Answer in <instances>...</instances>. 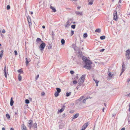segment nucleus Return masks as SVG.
<instances>
[{"label": "nucleus", "mask_w": 130, "mask_h": 130, "mask_svg": "<svg viewBox=\"0 0 130 130\" xmlns=\"http://www.w3.org/2000/svg\"><path fill=\"white\" fill-rule=\"evenodd\" d=\"M82 59L85 62V65L84 67L87 69L90 70L91 68V65L92 63L86 57H82Z\"/></svg>", "instance_id": "nucleus-1"}, {"label": "nucleus", "mask_w": 130, "mask_h": 130, "mask_svg": "<svg viewBox=\"0 0 130 130\" xmlns=\"http://www.w3.org/2000/svg\"><path fill=\"white\" fill-rule=\"evenodd\" d=\"M86 75H83L80 78L79 80V81L78 84L77 85L79 86H81L82 84L84 82V80L85 79Z\"/></svg>", "instance_id": "nucleus-2"}, {"label": "nucleus", "mask_w": 130, "mask_h": 130, "mask_svg": "<svg viewBox=\"0 0 130 130\" xmlns=\"http://www.w3.org/2000/svg\"><path fill=\"white\" fill-rule=\"evenodd\" d=\"M72 47L74 49L75 51H78V53H80L79 52L80 51V49L78 47H77L76 46L75 44H73L72 45Z\"/></svg>", "instance_id": "nucleus-3"}, {"label": "nucleus", "mask_w": 130, "mask_h": 130, "mask_svg": "<svg viewBox=\"0 0 130 130\" xmlns=\"http://www.w3.org/2000/svg\"><path fill=\"white\" fill-rule=\"evenodd\" d=\"M46 44L44 43H42L39 46L40 50L41 51L43 50Z\"/></svg>", "instance_id": "nucleus-4"}, {"label": "nucleus", "mask_w": 130, "mask_h": 130, "mask_svg": "<svg viewBox=\"0 0 130 130\" xmlns=\"http://www.w3.org/2000/svg\"><path fill=\"white\" fill-rule=\"evenodd\" d=\"M113 19L115 21L118 18L117 11L116 10L115 11L113 12Z\"/></svg>", "instance_id": "nucleus-5"}, {"label": "nucleus", "mask_w": 130, "mask_h": 130, "mask_svg": "<svg viewBox=\"0 0 130 130\" xmlns=\"http://www.w3.org/2000/svg\"><path fill=\"white\" fill-rule=\"evenodd\" d=\"M27 20L28 22L29 23V26L31 25V20L30 18L28 16L27 17Z\"/></svg>", "instance_id": "nucleus-6"}, {"label": "nucleus", "mask_w": 130, "mask_h": 130, "mask_svg": "<svg viewBox=\"0 0 130 130\" xmlns=\"http://www.w3.org/2000/svg\"><path fill=\"white\" fill-rule=\"evenodd\" d=\"M72 21V19H69L68 20V21L66 23V24L65 25V27H67L69 25H70L71 23V22H70V21Z\"/></svg>", "instance_id": "nucleus-7"}, {"label": "nucleus", "mask_w": 130, "mask_h": 130, "mask_svg": "<svg viewBox=\"0 0 130 130\" xmlns=\"http://www.w3.org/2000/svg\"><path fill=\"white\" fill-rule=\"evenodd\" d=\"M33 123V121L32 120H30L29 121L28 126L29 127V128L30 129L31 127H32V124Z\"/></svg>", "instance_id": "nucleus-8"}, {"label": "nucleus", "mask_w": 130, "mask_h": 130, "mask_svg": "<svg viewBox=\"0 0 130 130\" xmlns=\"http://www.w3.org/2000/svg\"><path fill=\"white\" fill-rule=\"evenodd\" d=\"M26 64L27 65L28 63L31 60L29 58H28L26 56Z\"/></svg>", "instance_id": "nucleus-9"}, {"label": "nucleus", "mask_w": 130, "mask_h": 130, "mask_svg": "<svg viewBox=\"0 0 130 130\" xmlns=\"http://www.w3.org/2000/svg\"><path fill=\"white\" fill-rule=\"evenodd\" d=\"M4 75L5 76V77L6 78L7 77V73H6V65H5L4 69Z\"/></svg>", "instance_id": "nucleus-10"}, {"label": "nucleus", "mask_w": 130, "mask_h": 130, "mask_svg": "<svg viewBox=\"0 0 130 130\" xmlns=\"http://www.w3.org/2000/svg\"><path fill=\"white\" fill-rule=\"evenodd\" d=\"M21 128L22 130H27L26 127L25 126L24 124L22 125Z\"/></svg>", "instance_id": "nucleus-11"}, {"label": "nucleus", "mask_w": 130, "mask_h": 130, "mask_svg": "<svg viewBox=\"0 0 130 130\" xmlns=\"http://www.w3.org/2000/svg\"><path fill=\"white\" fill-rule=\"evenodd\" d=\"M89 125L88 123L87 122L85 123L82 126V127L84 129H85Z\"/></svg>", "instance_id": "nucleus-12"}, {"label": "nucleus", "mask_w": 130, "mask_h": 130, "mask_svg": "<svg viewBox=\"0 0 130 130\" xmlns=\"http://www.w3.org/2000/svg\"><path fill=\"white\" fill-rule=\"evenodd\" d=\"M75 13L77 15H83L82 12L76 11L75 12Z\"/></svg>", "instance_id": "nucleus-13"}, {"label": "nucleus", "mask_w": 130, "mask_h": 130, "mask_svg": "<svg viewBox=\"0 0 130 130\" xmlns=\"http://www.w3.org/2000/svg\"><path fill=\"white\" fill-rule=\"evenodd\" d=\"M65 108V106L64 105H63V107H62V108H61V109H60L58 110V112H60V113H61L63 111Z\"/></svg>", "instance_id": "nucleus-14"}, {"label": "nucleus", "mask_w": 130, "mask_h": 130, "mask_svg": "<svg viewBox=\"0 0 130 130\" xmlns=\"http://www.w3.org/2000/svg\"><path fill=\"white\" fill-rule=\"evenodd\" d=\"M126 53L125 55L127 56L128 55H130V51L129 49H128L126 51Z\"/></svg>", "instance_id": "nucleus-15"}, {"label": "nucleus", "mask_w": 130, "mask_h": 130, "mask_svg": "<svg viewBox=\"0 0 130 130\" xmlns=\"http://www.w3.org/2000/svg\"><path fill=\"white\" fill-rule=\"evenodd\" d=\"M14 103V101L12 100V98H11V99L10 102V105L11 106H12L13 105Z\"/></svg>", "instance_id": "nucleus-16"}, {"label": "nucleus", "mask_w": 130, "mask_h": 130, "mask_svg": "<svg viewBox=\"0 0 130 130\" xmlns=\"http://www.w3.org/2000/svg\"><path fill=\"white\" fill-rule=\"evenodd\" d=\"M50 8L54 12H56V10L52 6H50Z\"/></svg>", "instance_id": "nucleus-17"}, {"label": "nucleus", "mask_w": 130, "mask_h": 130, "mask_svg": "<svg viewBox=\"0 0 130 130\" xmlns=\"http://www.w3.org/2000/svg\"><path fill=\"white\" fill-rule=\"evenodd\" d=\"M79 116V114H75L72 117V119L77 118Z\"/></svg>", "instance_id": "nucleus-18"}, {"label": "nucleus", "mask_w": 130, "mask_h": 130, "mask_svg": "<svg viewBox=\"0 0 130 130\" xmlns=\"http://www.w3.org/2000/svg\"><path fill=\"white\" fill-rule=\"evenodd\" d=\"M94 0H88L89 2V4L92 5L93 3Z\"/></svg>", "instance_id": "nucleus-19"}, {"label": "nucleus", "mask_w": 130, "mask_h": 130, "mask_svg": "<svg viewBox=\"0 0 130 130\" xmlns=\"http://www.w3.org/2000/svg\"><path fill=\"white\" fill-rule=\"evenodd\" d=\"M3 51L2 50L0 52V58L1 59L2 58L3 56Z\"/></svg>", "instance_id": "nucleus-20"}, {"label": "nucleus", "mask_w": 130, "mask_h": 130, "mask_svg": "<svg viewBox=\"0 0 130 130\" xmlns=\"http://www.w3.org/2000/svg\"><path fill=\"white\" fill-rule=\"evenodd\" d=\"M71 94V92H67L66 93V96L68 97L70 96Z\"/></svg>", "instance_id": "nucleus-21"}, {"label": "nucleus", "mask_w": 130, "mask_h": 130, "mask_svg": "<svg viewBox=\"0 0 130 130\" xmlns=\"http://www.w3.org/2000/svg\"><path fill=\"white\" fill-rule=\"evenodd\" d=\"M101 30L100 28H98L96 29L95 30V32H98V33H100L101 32Z\"/></svg>", "instance_id": "nucleus-22"}, {"label": "nucleus", "mask_w": 130, "mask_h": 130, "mask_svg": "<svg viewBox=\"0 0 130 130\" xmlns=\"http://www.w3.org/2000/svg\"><path fill=\"white\" fill-rule=\"evenodd\" d=\"M61 43L62 45H64L65 43V40L63 39H62L61 40Z\"/></svg>", "instance_id": "nucleus-23"}, {"label": "nucleus", "mask_w": 130, "mask_h": 130, "mask_svg": "<svg viewBox=\"0 0 130 130\" xmlns=\"http://www.w3.org/2000/svg\"><path fill=\"white\" fill-rule=\"evenodd\" d=\"M22 79V77L20 74L18 75V79L19 81H20Z\"/></svg>", "instance_id": "nucleus-24"}, {"label": "nucleus", "mask_w": 130, "mask_h": 130, "mask_svg": "<svg viewBox=\"0 0 130 130\" xmlns=\"http://www.w3.org/2000/svg\"><path fill=\"white\" fill-rule=\"evenodd\" d=\"M41 41L42 42V41H41V39L39 38H37L36 40V42H39Z\"/></svg>", "instance_id": "nucleus-25"}, {"label": "nucleus", "mask_w": 130, "mask_h": 130, "mask_svg": "<svg viewBox=\"0 0 130 130\" xmlns=\"http://www.w3.org/2000/svg\"><path fill=\"white\" fill-rule=\"evenodd\" d=\"M59 93L58 92H56L54 94L55 96V97H57L59 95Z\"/></svg>", "instance_id": "nucleus-26"}, {"label": "nucleus", "mask_w": 130, "mask_h": 130, "mask_svg": "<svg viewBox=\"0 0 130 130\" xmlns=\"http://www.w3.org/2000/svg\"><path fill=\"white\" fill-rule=\"evenodd\" d=\"M56 90H57V91L56 92L59 93L61 92V89L58 88H56Z\"/></svg>", "instance_id": "nucleus-27"}, {"label": "nucleus", "mask_w": 130, "mask_h": 130, "mask_svg": "<svg viewBox=\"0 0 130 130\" xmlns=\"http://www.w3.org/2000/svg\"><path fill=\"white\" fill-rule=\"evenodd\" d=\"M105 37L104 36H102L100 37V39L101 40H103L105 39Z\"/></svg>", "instance_id": "nucleus-28"}, {"label": "nucleus", "mask_w": 130, "mask_h": 130, "mask_svg": "<svg viewBox=\"0 0 130 130\" xmlns=\"http://www.w3.org/2000/svg\"><path fill=\"white\" fill-rule=\"evenodd\" d=\"M84 98V96H82L79 99H78L77 101H80L81 100H82Z\"/></svg>", "instance_id": "nucleus-29"}, {"label": "nucleus", "mask_w": 130, "mask_h": 130, "mask_svg": "<svg viewBox=\"0 0 130 130\" xmlns=\"http://www.w3.org/2000/svg\"><path fill=\"white\" fill-rule=\"evenodd\" d=\"M34 127V128H36L37 127V124L36 123H35L33 124Z\"/></svg>", "instance_id": "nucleus-30"}, {"label": "nucleus", "mask_w": 130, "mask_h": 130, "mask_svg": "<svg viewBox=\"0 0 130 130\" xmlns=\"http://www.w3.org/2000/svg\"><path fill=\"white\" fill-rule=\"evenodd\" d=\"M18 72L19 73H23V72L21 69H20L18 70Z\"/></svg>", "instance_id": "nucleus-31"}, {"label": "nucleus", "mask_w": 130, "mask_h": 130, "mask_svg": "<svg viewBox=\"0 0 130 130\" xmlns=\"http://www.w3.org/2000/svg\"><path fill=\"white\" fill-rule=\"evenodd\" d=\"M88 99V98H86L84 99L83 101V103H85L86 101V100Z\"/></svg>", "instance_id": "nucleus-32"}, {"label": "nucleus", "mask_w": 130, "mask_h": 130, "mask_svg": "<svg viewBox=\"0 0 130 130\" xmlns=\"http://www.w3.org/2000/svg\"><path fill=\"white\" fill-rule=\"evenodd\" d=\"M113 74H112L111 72H109L108 74V76L110 77H112V76H113Z\"/></svg>", "instance_id": "nucleus-33"}, {"label": "nucleus", "mask_w": 130, "mask_h": 130, "mask_svg": "<svg viewBox=\"0 0 130 130\" xmlns=\"http://www.w3.org/2000/svg\"><path fill=\"white\" fill-rule=\"evenodd\" d=\"M6 116L7 119H9L10 118V116L9 114H6Z\"/></svg>", "instance_id": "nucleus-34"}, {"label": "nucleus", "mask_w": 130, "mask_h": 130, "mask_svg": "<svg viewBox=\"0 0 130 130\" xmlns=\"http://www.w3.org/2000/svg\"><path fill=\"white\" fill-rule=\"evenodd\" d=\"M75 25H71V27L73 29H75Z\"/></svg>", "instance_id": "nucleus-35"}, {"label": "nucleus", "mask_w": 130, "mask_h": 130, "mask_svg": "<svg viewBox=\"0 0 130 130\" xmlns=\"http://www.w3.org/2000/svg\"><path fill=\"white\" fill-rule=\"evenodd\" d=\"M25 102L26 104H28L29 103V101L28 99L26 100L25 101Z\"/></svg>", "instance_id": "nucleus-36"}, {"label": "nucleus", "mask_w": 130, "mask_h": 130, "mask_svg": "<svg viewBox=\"0 0 130 130\" xmlns=\"http://www.w3.org/2000/svg\"><path fill=\"white\" fill-rule=\"evenodd\" d=\"M84 37L86 38L87 37V34L86 33H84Z\"/></svg>", "instance_id": "nucleus-37"}, {"label": "nucleus", "mask_w": 130, "mask_h": 130, "mask_svg": "<svg viewBox=\"0 0 130 130\" xmlns=\"http://www.w3.org/2000/svg\"><path fill=\"white\" fill-rule=\"evenodd\" d=\"M10 6L9 5H8L7 6L6 8L7 10H9V9H10Z\"/></svg>", "instance_id": "nucleus-38"}, {"label": "nucleus", "mask_w": 130, "mask_h": 130, "mask_svg": "<svg viewBox=\"0 0 130 130\" xmlns=\"http://www.w3.org/2000/svg\"><path fill=\"white\" fill-rule=\"evenodd\" d=\"M77 81L76 80H74L73 82V83L74 84H75L77 83Z\"/></svg>", "instance_id": "nucleus-39"}, {"label": "nucleus", "mask_w": 130, "mask_h": 130, "mask_svg": "<svg viewBox=\"0 0 130 130\" xmlns=\"http://www.w3.org/2000/svg\"><path fill=\"white\" fill-rule=\"evenodd\" d=\"M129 108L128 109V111L130 112V103L128 105Z\"/></svg>", "instance_id": "nucleus-40"}, {"label": "nucleus", "mask_w": 130, "mask_h": 130, "mask_svg": "<svg viewBox=\"0 0 130 130\" xmlns=\"http://www.w3.org/2000/svg\"><path fill=\"white\" fill-rule=\"evenodd\" d=\"M39 77V75H38L36 77L35 79L36 80H37L38 79V78Z\"/></svg>", "instance_id": "nucleus-41"}, {"label": "nucleus", "mask_w": 130, "mask_h": 130, "mask_svg": "<svg viewBox=\"0 0 130 130\" xmlns=\"http://www.w3.org/2000/svg\"><path fill=\"white\" fill-rule=\"evenodd\" d=\"M74 110H71V111H70L69 112L70 113H74Z\"/></svg>", "instance_id": "nucleus-42"}, {"label": "nucleus", "mask_w": 130, "mask_h": 130, "mask_svg": "<svg viewBox=\"0 0 130 130\" xmlns=\"http://www.w3.org/2000/svg\"><path fill=\"white\" fill-rule=\"evenodd\" d=\"M71 36H72V35H73L74 34V31L73 30H71Z\"/></svg>", "instance_id": "nucleus-43"}, {"label": "nucleus", "mask_w": 130, "mask_h": 130, "mask_svg": "<svg viewBox=\"0 0 130 130\" xmlns=\"http://www.w3.org/2000/svg\"><path fill=\"white\" fill-rule=\"evenodd\" d=\"M14 53H15V55H17L18 53H17V52L16 51H14Z\"/></svg>", "instance_id": "nucleus-44"}, {"label": "nucleus", "mask_w": 130, "mask_h": 130, "mask_svg": "<svg viewBox=\"0 0 130 130\" xmlns=\"http://www.w3.org/2000/svg\"><path fill=\"white\" fill-rule=\"evenodd\" d=\"M52 48V46L51 45L49 44V46L48 47V49H51Z\"/></svg>", "instance_id": "nucleus-45"}, {"label": "nucleus", "mask_w": 130, "mask_h": 130, "mask_svg": "<svg viewBox=\"0 0 130 130\" xmlns=\"http://www.w3.org/2000/svg\"><path fill=\"white\" fill-rule=\"evenodd\" d=\"M14 111L15 112V114H17V109H15Z\"/></svg>", "instance_id": "nucleus-46"}, {"label": "nucleus", "mask_w": 130, "mask_h": 130, "mask_svg": "<svg viewBox=\"0 0 130 130\" xmlns=\"http://www.w3.org/2000/svg\"><path fill=\"white\" fill-rule=\"evenodd\" d=\"M93 80L95 81V83L97 82H99L97 80H96L94 78H93Z\"/></svg>", "instance_id": "nucleus-47"}, {"label": "nucleus", "mask_w": 130, "mask_h": 130, "mask_svg": "<svg viewBox=\"0 0 130 130\" xmlns=\"http://www.w3.org/2000/svg\"><path fill=\"white\" fill-rule=\"evenodd\" d=\"M74 71H70V73L71 74H73L74 73Z\"/></svg>", "instance_id": "nucleus-48"}, {"label": "nucleus", "mask_w": 130, "mask_h": 130, "mask_svg": "<svg viewBox=\"0 0 130 130\" xmlns=\"http://www.w3.org/2000/svg\"><path fill=\"white\" fill-rule=\"evenodd\" d=\"M41 95H42V96L44 95H45V93L44 92H43L41 93Z\"/></svg>", "instance_id": "nucleus-49"}, {"label": "nucleus", "mask_w": 130, "mask_h": 130, "mask_svg": "<svg viewBox=\"0 0 130 130\" xmlns=\"http://www.w3.org/2000/svg\"><path fill=\"white\" fill-rule=\"evenodd\" d=\"M122 68H124L125 67V66L124 64V62L123 63V64L122 65Z\"/></svg>", "instance_id": "nucleus-50"}, {"label": "nucleus", "mask_w": 130, "mask_h": 130, "mask_svg": "<svg viewBox=\"0 0 130 130\" xmlns=\"http://www.w3.org/2000/svg\"><path fill=\"white\" fill-rule=\"evenodd\" d=\"M105 50V49H102L101 50H100V52H103Z\"/></svg>", "instance_id": "nucleus-51"}, {"label": "nucleus", "mask_w": 130, "mask_h": 130, "mask_svg": "<svg viewBox=\"0 0 130 130\" xmlns=\"http://www.w3.org/2000/svg\"><path fill=\"white\" fill-rule=\"evenodd\" d=\"M2 32L3 33H4L5 32V29H3L2 31Z\"/></svg>", "instance_id": "nucleus-52"}, {"label": "nucleus", "mask_w": 130, "mask_h": 130, "mask_svg": "<svg viewBox=\"0 0 130 130\" xmlns=\"http://www.w3.org/2000/svg\"><path fill=\"white\" fill-rule=\"evenodd\" d=\"M127 56V58L128 59H129L130 58V55H128Z\"/></svg>", "instance_id": "nucleus-53"}, {"label": "nucleus", "mask_w": 130, "mask_h": 130, "mask_svg": "<svg viewBox=\"0 0 130 130\" xmlns=\"http://www.w3.org/2000/svg\"><path fill=\"white\" fill-rule=\"evenodd\" d=\"M125 71V69L124 68H122V72H123Z\"/></svg>", "instance_id": "nucleus-54"}, {"label": "nucleus", "mask_w": 130, "mask_h": 130, "mask_svg": "<svg viewBox=\"0 0 130 130\" xmlns=\"http://www.w3.org/2000/svg\"><path fill=\"white\" fill-rule=\"evenodd\" d=\"M125 127L122 128L121 130H125Z\"/></svg>", "instance_id": "nucleus-55"}, {"label": "nucleus", "mask_w": 130, "mask_h": 130, "mask_svg": "<svg viewBox=\"0 0 130 130\" xmlns=\"http://www.w3.org/2000/svg\"><path fill=\"white\" fill-rule=\"evenodd\" d=\"M99 83V82H96V86H98V84Z\"/></svg>", "instance_id": "nucleus-56"}, {"label": "nucleus", "mask_w": 130, "mask_h": 130, "mask_svg": "<svg viewBox=\"0 0 130 130\" xmlns=\"http://www.w3.org/2000/svg\"><path fill=\"white\" fill-rule=\"evenodd\" d=\"M127 96H130V93H129L128 94L126 95Z\"/></svg>", "instance_id": "nucleus-57"}, {"label": "nucleus", "mask_w": 130, "mask_h": 130, "mask_svg": "<svg viewBox=\"0 0 130 130\" xmlns=\"http://www.w3.org/2000/svg\"><path fill=\"white\" fill-rule=\"evenodd\" d=\"M80 8V7H77V9H79Z\"/></svg>", "instance_id": "nucleus-58"}, {"label": "nucleus", "mask_w": 130, "mask_h": 130, "mask_svg": "<svg viewBox=\"0 0 130 130\" xmlns=\"http://www.w3.org/2000/svg\"><path fill=\"white\" fill-rule=\"evenodd\" d=\"M10 130H14V129L13 128H10Z\"/></svg>", "instance_id": "nucleus-59"}, {"label": "nucleus", "mask_w": 130, "mask_h": 130, "mask_svg": "<svg viewBox=\"0 0 130 130\" xmlns=\"http://www.w3.org/2000/svg\"><path fill=\"white\" fill-rule=\"evenodd\" d=\"M129 81H130V79L128 78L127 80V82H129Z\"/></svg>", "instance_id": "nucleus-60"}, {"label": "nucleus", "mask_w": 130, "mask_h": 130, "mask_svg": "<svg viewBox=\"0 0 130 130\" xmlns=\"http://www.w3.org/2000/svg\"><path fill=\"white\" fill-rule=\"evenodd\" d=\"M42 28H45V26H44V25H43V26H42Z\"/></svg>", "instance_id": "nucleus-61"}, {"label": "nucleus", "mask_w": 130, "mask_h": 130, "mask_svg": "<svg viewBox=\"0 0 130 130\" xmlns=\"http://www.w3.org/2000/svg\"><path fill=\"white\" fill-rule=\"evenodd\" d=\"M79 86H78L77 85V86L76 87V88H77V89H78V88H79Z\"/></svg>", "instance_id": "nucleus-62"}, {"label": "nucleus", "mask_w": 130, "mask_h": 130, "mask_svg": "<svg viewBox=\"0 0 130 130\" xmlns=\"http://www.w3.org/2000/svg\"><path fill=\"white\" fill-rule=\"evenodd\" d=\"M54 35V32H52V36H53Z\"/></svg>", "instance_id": "nucleus-63"}, {"label": "nucleus", "mask_w": 130, "mask_h": 130, "mask_svg": "<svg viewBox=\"0 0 130 130\" xmlns=\"http://www.w3.org/2000/svg\"><path fill=\"white\" fill-rule=\"evenodd\" d=\"M2 130H5V129L3 127L2 128Z\"/></svg>", "instance_id": "nucleus-64"}]
</instances>
